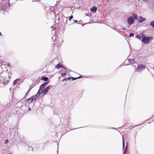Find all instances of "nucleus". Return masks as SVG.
I'll return each mask as SVG.
<instances>
[{"mask_svg": "<svg viewBox=\"0 0 154 154\" xmlns=\"http://www.w3.org/2000/svg\"><path fill=\"white\" fill-rule=\"evenodd\" d=\"M153 39V37H152L145 36L143 37L142 39V42L144 44H146L150 42V41Z\"/></svg>", "mask_w": 154, "mask_h": 154, "instance_id": "obj_1", "label": "nucleus"}, {"mask_svg": "<svg viewBox=\"0 0 154 154\" xmlns=\"http://www.w3.org/2000/svg\"><path fill=\"white\" fill-rule=\"evenodd\" d=\"M52 86H48L43 91H41L38 94V96H39L41 93H43L44 95H45L48 92L49 89Z\"/></svg>", "mask_w": 154, "mask_h": 154, "instance_id": "obj_2", "label": "nucleus"}, {"mask_svg": "<svg viewBox=\"0 0 154 154\" xmlns=\"http://www.w3.org/2000/svg\"><path fill=\"white\" fill-rule=\"evenodd\" d=\"M145 68V66L144 65L142 64H139L138 66V67L136 69V71L139 72V70H142L144 69Z\"/></svg>", "mask_w": 154, "mask_h": 154, "instance_id": "obj_3", "label": "nucleus"}, {"mask_svg": "<svg viewBox=\"0 0 154 154\" xmlns=\"http://www.w3.org/2000/svg\"><path fill=\"white\" fill-rule=\"evenodd\" d=\"M38 95L37 96L36 95H33L31 97L29 98V99H27L26 101H30V103H31L35 100L37 98V96H38Z\"/></svg>", "mask_w": 154, "mask_h": 154, "instance_id": "obj_4", "label": "nucleus"}, {"mask_svg": "<svg viewBox=\"0 0 154 154\" xmlns=\"http://www.w3.org/2000/svg\"><path fill=\"white\" fill-rule=\"evenodd\" d=\"M127 22L129 25H131L134 22V20L132 17H129L127 19Z\"/></svg>", "mask_w": 154, "mask_h": 154, "instance_id": "obj_5", "label": "nucleus"}, {"mask_svg": "<svg viewBox=\"0 0 154 154\" xmlns=\"http://www.w3.org/2000/svg\"><path fill=\"white\" fill-rule=\"evenodd\" d=\"M48 84V82H45L43 84L40 86V89L39 90L37 94H36V95L38 96V94H39L40 92V91H41V90L43 89Z\"/></svg>", "mask_w": 154, "mask_h": 154, "instance_id": "obj_6", "label": "nucleus"}, {"mask_svg": "<svg viewBox=\"0 0 154 154\" xmlns=\"http://www.w3.org/2000/svg\"><path fill=\"white\" fill-rule=\"evenodd\" d=\"M138 21L140 23H141L146 20L145 18H142L141 16H140L138 17Z\"/></svg>", "mask_w": 154, "mask_h": 154, "instance_id": "obj_7", "label": "nucleus"}, {"mask_svg": "<svg viewBox=\"0 0 154 154\" xmlns=\"http://www.w3.org/2000/svg\"><path fill=\"white\" fill-rule=\"evenodd\" d=\"M97 8L95 6H93V7L91 8L90 10L91 11L95 12L97 11Z\"/></svg>", "mask_w": 154, "mask_h": 154, "instance_id": "obj_8", "label": "nucleus"}, {"mask_svg": "<svg viewBox=\"0 0 154 154\" xmlns=\"http://www.w3.org/2000/svg\"><path fill=\"white\" fill-rule=\"evenodd\" d=\"M129 62L131 64H134L135 63V60L133 59H130L128 60Z\"/></svg>", "mask_w": 154, "mask_h": 154, "instance_id": "obj_9", "label": "nucleus"}, {"mask_svg": "<svg viewBox=\"0 0 154 154\" xmlns=\"http://www.w3.org/2000/svg\"><path fill=\"white\" fill-rule=\"evenodd\" d=\"M55 67L57 69H59L60 68H63V66H62L61 63L59 64L55 65Z\"/></svg>", "mask_w": 154, "mask_h": 154, "instance_id": "obj_10", "label": "nucleus"}, {"mask_svg": "<svg viewBox=\"0 0 154 154\" xmlns=\"http://www.w3.org/2000/svg\"><path fill=\"white\" fill-rule=\"evenodd\" d=\"M41 80L45 81H47L48 80V79L47 77H43L42 78Z\"/></svg>", "mask_w": 154, "mask_h": 154, "instance_id": "obj_11", "label": "nucleus"}, {"mask_svg": "<svg viewBox=\"0 0 154 154\" xmlns=\"http://www.w3.org/2000/svg\"><path fill=\"white\" fill-rule=\"evenodd\" d=\"M132 15H133V16L135 20H137V14L134 13Z\"/></svg>", "mask_w": 154, "mask_h": 154, "instance_id": "obj_12", "label": "nucleus"}, {"mask_svg": "<svg viewBox=\"0 0 154 154\" xmlns=\"http://www.w3.org/2000/svg\"><path fill=\"white\" fill-rule=\"evenodd\" d=\"M82 78V76H80L79 77H77V78L72 77L71 79H72V80L73 81V80H75L76 79H78L81 78Z\"/></svg>", "mask_w": 154, "mask_h": 154, "instance_id": "obj_13", "label": "nucleus"}, {"mask_svg": "<svg viewBox=\"0 0 154 154\" xmlns=\"http://www.w3.org/2000/svg\"><path fill=\"white\" fill-rule=\"evenodd\" d=\"M19 79H17L15 80L13 82L14 85H16L17 84L18 81H19Z\"/></svg>", "mask_w": 154, "mask_h": 154, "instance_id": "obj_14", "label": "nucleus"}, {"mask_svg": "<svg viewBox=\"0 0 154 154\" xmlns=\"http://www.w3.org/2000/svg\"><path fill=\"white\" fill-rule=\"evenodd\" d=\"M150 25L154 28V21L151 22L150 23Z\"/></svg>", "mask_w": 154, "mask_h": 154, "instance_id": "obj_15", "label": "nucleus"}, {"mask_svg": "<svg viewBox=\"0 0 154 154\" xmlns=\"http://www.w3.org/2000/svg\"><path fill=\"white\" fill-rule=\"evenodd\" d=\"M8 139H6L5 141V143L7 144L8 143Z\"/></svg>", "mask_w": 154, "mask_h": 154, "instance_id": "obj_16", "label": "nucleus"}, {"mask_svg": "<svg viewBox=\"0 0 154 154\" xmlns=\"http://www.w3.org/2000/svg\"><path fill=\"white\" fill-rule=\"evenodd\" d=\"M73 18V16H70L69 17V21L71 20Z\"/></svg>", "mask_w": 154, "mask_h": 154, "instance_id": "obj_17", "label": "nucleus"}, {"mask_svg": "<svg viewBox=\"0 0 154 154\" xmlns=\"http://www.w3.org/2000/svg\"><path fill=\"white\" fill-rule=\"evenodd\" d=\"M136 37L137 38H139L140 40L141 39L140 37L138 35H137V36H136Z\"/></svg>", "mask_w": 154, "mask_h": 154, "instance_id": "obj_18", "label": "nucleus"}, {"mask_svg": "<svg viewBox=\"0 0 154 154\" xmlns=\"http://www.w3.org/2000/svg\"><path fill=\"white\" fill-rule=\"evenodd\" d=\"M134 34L133 33H131L129 35V37H131V36H134Z\"/></svg>", "mask_w": 154, "mask_h": 154, "instance_id": "obj_19", "label": "nucleus"}, {"mask_svg": "<svg viewBox=\"0 0 154 154\" xmlns=\"http://www.w3.org/2000/svg\"><path fill=\"white\" fill-rule=\"evenodd\" d=\"M29 91L27 92L25 94V97H26L29 94Z\"/></svg>", "mask_w": 154, "mask_h": 154, "instance_id": "obj_20", "label": "nucleus"}, {"mask_svg": "<svg viewBox=\"0 0 154 154\" xmlns=\"http://www.w3.org/2000/svg\"><path fill=\"white\" fill-rule=\"evenodd\" d=\"M7 65L8 67H10V64L9 63H7Z\"/></svg>", "mask_w": 154, "mask_h": 154, "instance_id": "obj_21", "label": "nucleus"}, {"mask_svg": "<svg viewBox=\"0 0 154 154\" xmlns=\"http://www.w3.org/2000/svg\"><path fill=\"white\" fill-rule=\"evenodd\" d=\"M0 63L2 65H3V61L2 60H0Z\"/></svg>", "mask_w": 154, "mask_h": 154, "instance_id": "obj_22", "label": "nucleus"}, {"mask_svg": "<svg viewBox=\"0 0 154 154\" xmlns=\"http://www.w3.org/2000/svg\"><path fill=\"white\" fill-rule=\"evenodd\" d=\"M124 140H123V146L124 147V146H125V144H124Z\"/></svg>", "mask_w": 154, "mask_h": 154, "instance_id": "obj_23", "label": "nucleus"}, {"mask_svg": "<svg viewBox=\"0 0 154 154\" xmlns=\"http://www.w3.org/2000/svg\"><path fill=\"white\" fill-rule=\"evenodd\" d=\"M77 22H78V21H77V20H74V23H77Z\"/></svg>", "mask_w": 154, "mask_h": 154, "instance_id": "obj_24", "label": "nucleus"}, {"mask_svg": "<svg viewBox=\"0 0 154 154\" xmlns=\"http://www.w3.org/2000/svg\"><path fill=\"white\" fill-rule=\"evenodd\" d=\"M67 79L65 78V79H63V81H64V80L66 81V80H67Z\"/></svg>", "mask_w": 154, "mask_h": 154, "instance_id": "obj_25", "label": "nucleus"}, {"mask_svg": "<svg viewBox=\"0 0 154 154\" xmlns=\"http://www.w3.org/2000/svg\"><path fill=\"white\" fill-rule=\"evenodd\" d=\"M91 14H88V15H88V16H91Z\"/></svg>", "mask_w": 154, "mask_h": 154, "instance_id": "obj_26", "label": "nucleus"}, {"mask_svg": "<svg viewBox=\"0 0 154 154\" xmlns=\"http://www.w3.org/2000/svg\"><path fill=\"white\" fill-rule=\"evenodd\" d=\"M66 73H63L62 74V75L64 76L65 75H66Z\"/></svg>", "mask_w": 154, "mask_h": 154, "instance_id": "obj_27", "label": "nucleus"}, {"mask_svg": "<svg viewBox=\"0 0 154 154\" xmlns=\"http://www.w3.org/2000/svg\"><path fill=\"white\" fill-rule=\"evenodd\" d=\"M29 111H30L31 110V109L29 107Z\"/></svg>", "mask_w": 154, "mask_h": 154, "instance_id": "obj_28", "label": "nucleus"}, {"mask_svg": "<svg viewBox=\"0 0 154 154\" xmlns=\"http://www.w3.org/2000/svg\"><path fill=\"white\" fill-rule=\"evenodd\" d=\"M67 79H70V77H69V78H67Z\"/></svg>", "mask_w": 154, "mask_h": 154, "instance_id": "obj_29", "label": "nucleus"}, {"mask_svg": "<svg viewBox=\"0 0 154 154\" xmlns=\"http://www.w3.org/2000/svg\"><path fill=\"white\" fill-rule=\"evenodd\" d=\"M126 152V149H125V153Z\"/></svg>", "mask_w": 154, "mask_h": 154, "instance_id": "obj_30", "label": "nucleus"}, {"mask_svg": "<svg viewBox=\"0 0 154 154\" xmlns=\"http://www.w3.org/2000/svg\"><path fill=\"white\" fill-rule=\"evenodd\" d=\"M2 35V34H1V32H0V36Z\"/></svg>", "mask_w": 154, "mask_h": 154, "instance_id": "obj_31", "label": "nucleus"}, {"mask_svg": "<svg viewBox=\"0 0 154 154\" xmlns=\"http://www.w3.org/2000/svg\"><path fill=\"white\" fill-rule=\"evenodd\" d=\"M38 146H36V147H38Z\"/></svg>", "mask_w": 154, "mask_h": 154, "instance_id": "obj_32", "label": "nucleus"}, {"mask_svg": "<svg viewBox=\"0 0 154 154\" xmlns=\"http://www.w3.org/2000/svg\"><path fill=\"white\" fill-rule=\"evenodd\" d=\"M9 154H11V153H10Z\"/></svg>", "mask_w": 154, "mask_h": 154, "instance_id": "obj_33", "label": "nucleus"}]
</instances>
